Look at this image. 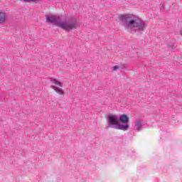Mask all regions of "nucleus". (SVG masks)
Here are the masks:
<instances>
[{
	"label": "nucleus",
	"instance_id": "nucleus-10",
	"mask_svg": "<svg viewBox=\"0 0 182 182\" xmlns=\"http://www.w3.org/2000/svg\"><path fill=\"white\" fill-rule=\"evenodd\" d=\"M24 2H36L38 0H23Z\"/></svg>",
	"mask_w": 182,
	"mask_h": 182
},
{
	"label": "nucleus",
	"instance_id": "nucleus-2",
	"mask_svg": "<svg viewBox=\"0 0 182 182\" xmlns=\"http://www.w3.org/2000/svg\"><path fill=\"white\" fill-rule=\"evenodd\" d=\"M108 124L117 130H127L129 129V125H121L119 123V119L116 115L108 116Z\"/></svg>",
	"mask_w": 182,
	"mask_h": 182
},
{
	"label": "nucleus",
	"instance_id": "nucleus-9",
	"mask_svg": "<svg viewBox=\"0 0 182 182\" xmlns=\"http://www.w3.org/2000/svg\"><path fill=\"white\" fill-rule=\"evenodd\" d=\"M53 83L54 85H58V86H60V87H62V83L60 82H58V81L53 80Z\"/></svg>",
	"mask_w": 182,
	"mask_h": 182
},
{
	"label": "nucleus",
	"instance_id": "nucleus-5",
	"mask_svg": "<svg viewBox=\"0 0 182 182\" xmlns=\"http://www.w3.org/2000/svg\"><path fill=\"white\" fill-rule=\"evenodd\" d=\"M6 13L0 12V25H4V23H6Z\"/></svg>",
	"mask_w": 182,
	"mask_h": 182
},
{
	"label": "nucleus",
	"instance_id": "nucleus-3",
	"mask_svg": "<svg viewBox=\"0 0 182 182\" xmlns=\"http://www.w3.org/2000/svg\"><path fill=\"white\" fill-rule=\"evenodd\" d=\"M59 25V28L64 29L68 32V31H73V29H75L77 28V21H69V22H60Z\"/></svg>",
	"mask_w": 182,
	"mask_h": 182
},
{
	"label": "nucleus",
	"instance_id": "nucleus-4",
	"mask_svg": "<svg viewBox=\"0 0 182 182\" xmlns=\"http://www.w3.org/2000/svg\"><path fill=\"white\" fill-rule=\"evenodd\" d=\"M46 19L47 22H49L50 23H54L56 25V26H59V24H60V18L56 16L50 15V16H46Z\"/></svg>",
	"mask_w": 182,
	"mask_h": 182
},
{
	"label": "nucleus",
	"instance_id": "nucleus-7",
	"mask_svg": "<svg viewBox=\"0 0 182 182\" xmlns=\"http://www.w3.org/2000/svg\"><path fill=\"white\" fill-rule=\"evenodd\" d=\"M50 87L51 89H53L55 92L58 93V95H63V90H62V88H59L58 87H55V85H52Z\"/></svg>",
	"mask_w": 182,
	"mask_h": 182
},
{
	"label": "nucleus",
	"instance_id": "nucleus-6",
	"mask_svg": "<svg viewBox=\"0 0 182 182\" xmlns=\"http://www.w3.org/2000/svg\"><path fill=\"white\" fill-rule=\"evenodd\" d=\"M129 117L126 114H122L119 117V122H122L124 124H126V123H129Z\"/></svg>",
	"mask_w": 182,
	"mask_h": 182
},
{
	"label": "nucleus",
	"instance_id": "nucleus-8",
	"mask_svg": "<svg viewBox=\"0 0 182 182\" xmlns=\"http://www.w3.org/2000/svg\"><path fill=\"white\" fill-rule=\"evenodd\" d=\"M135 126H136L137 130H140V128L141 127V122L137 121L135 124Z\"/></svg>",
	"mask_w": 182,
	"mask_h": 182
},
{
	"label": "nucleus",
	"instance_id": "nucleus-11",
	"mask_svg": "<svg viewBox=\"0 0 182 182\" xmlns=\"http://www.w3.org/2000/svg\"><path fill=\"white\" fill-rule=\"evenodd\" d=\"M117 69H119V66L114 65V66L113 67V70H117Z\"/></svg>",
	"mask_w": 182,
	"mask_h": 182
},
{
	"label": "nucleus",
	"instance_id": "nucleus-1",
	"mask_svg": "<svg viewBox=\"0 0 182 182\" xmlns=\"http://www.w3.org/2000/svg\"><path fill=\"white\" fill-rule=\"evenodd\" d=\"M119 21L122 22L124 25L132 29L136 28L139 31H144V28H146L144 22L136 16L124 14L119 17Z\"/></svg>",
	"mask_w": 182,
	"mask_h": 182
}]
</instances>
